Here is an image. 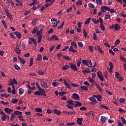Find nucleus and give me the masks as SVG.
<instances>
[{
	"label": "nucleus",
	"instance_id": "f257e3e1",
	"mask_svg": "<svg viewBox=\"0 0 126 126\" xmlns=\"http://www.w3.org/2000/svg\"><path fill=\"white\" fill-rule=\"evenodd\" d=\"M34 95H37V96H47L46 94V92L44 91V89H42V90H39V91H36L34 93Z\"/></svg>",
	"mask_w": 126,
	"mask_h": 126
},
{
	"label": "nucleus",
	"instance_id": "f03ea898",
	"mask_svg": "<svg viewBox=\"0 0 126 126\" xmlns=\"http://www.w3.org/2000/svg\"><path fill=\"white\" fill-rule=\"evenodd\" d=\"M82 63L84 65H87L88 67H91V66H92V62H91V60H83L82 61Z\"/></svg>",
	"mask_w": 126,
	"mask_h": 126
},
{
	"label": "nucleus",
	"instance_id": "7ed1b4c3",
	"mask_svg": "<svg viewBox=\"0 0 126 126\" xmlns=\"http://www.w3.org/2000/svg\"><path fill=\"white\" fill-rule=\"evenodd\" d=\"M109 28L111 29H115V31H119V30H120V29H121V26H120V24H119L110 26Z\"/></svg>",
	"mask_w": 126,
	"mask_h": 126
},
{
	"label": "nucleus",
	"instance_id": "20e7f679",
	"mask_svg": "<svg viewBox=\"0 0 126 126\" xmlns=\"http://www.w3.org/2000/svg\"><path fill=\"white\" fill-rule=\"evenodd\" d=\"M78 27H75V29H77V32H81V27H82V23L81 22H78L77 24Z\"/></svg>",
	"mask_w": 126,
	"mask_h": 126
},
{
	"label": "nucleus",
	"instance_id": "39448f33",
	"mask_svg": "<svg viewBox=\"0 0 126 126\" xmlns=\"http://www.w3.org/2000/svg\"><path fill=\"white\" fill-rule=\"evenodd\" d=\"M40 83L41 84V86L44 87V88H49V85L47 84V82L44 81V80H42L40 81Z\"/></svg>",
	"mask_w": 126,
	"mask_h": 126
},
{
	"label": "nucleus",
	"instance_id": "423d86ee",
	"mask_svg": "<svg viewBox=\"0 0 126 126\" xmlns=\"http://www.w3.org/2000/svg\"><path fill=\"white\" fill-rule=\"evenodd\" d=\"M70 67H71L72 70H74V71H77L78 69H77V67L76 66V64L74 63H70Z\"/></svg>",
	"mask_w": 126,
	"mask_h": 126
},
{
	"label": "nucleus",
	"instance_id": "0eeeda50",
	"mask_svg": "<svg viewBox=\"0 0 126 126\" xmlns=\"http://www.w3.org/2000/svg\"><path fill=\"white\" fill-rule=\"evenodd\" d=\"M14 50L17 55H18V56H20L21 55V49L18 48V46H16V48L14 49Z\"/></svg>",
	"mask_w": 126,
	"mask_h": 126
},
{
	"label": "nucleus",
	"instance_id": "6e6552de",
	"mask_svg": "<svg viewBox=\"0 0 126 126\" xmlns=\"http://www.w3.org/2000/svg\"><path fill=\"white\" fill-rule=\"evenodd\" d=\"M102 74V72L98 71L97 72V75L98 77V78L100 79V80H101V81H104V77H103Z\"/></svg>",
	"mask_w": 126,
	"mask_h": 126
},
{
	"label": "nucleus",
	"instance_id": "1a4fd4ad",
	"mask_svg": "<svg viewBox=\"0 0 126 126\" xmlns=\"http://www.w3.org/2000/svg\"><path fill=\"white\" fill-rule=\"evenodd\" d=\"M55 39V41H59V37L56 35H52L49 39V41H53Z\"/></svg>",
	"mask_w": 126,
	"mask_h": 126
},
{
	"label": "nucleus",
	"instance_id": "9d476101",
	"mask_svg": "<svg viewBox=\"0 0 126 126\" xmlns=\"http://www.w3.org/2000/svg\"><path fill=\"white\" fill-rule=\"evenodd\" d=\"M72 98L75 100H79L80 97L79 95L76 93H74L72 94Z\"/></svg>",
	"mask_w": 126,
	"mask_h": 126
},
{
	"label": "nucleus",
	"instance_id": "9b49d317",
	"mask_svg": "<svg viewBox=\"0 0 126 126\" xmlns=\"http://www.w3.org/2000/svg\"><path fill=\"white\" fill-rule=\"evenodd\" d=\"M83 121V119L80 118H78L77 119V124L79 126H82V122Z\"/></svg>",
	"mask_w": 126,
	"mask_h": 126
},
{
	"label": "nucleus",
	"instance_id": "f8f14e48",
	"mask_svg": "<svg viewBox=\"0 0 126 126\" xmlns=\"http://www.w3.org/2000/svg\"><path fill=\"white\" fill-rule=\"evenodd\" d=\"M4 111L6 114H9V115H10V114L12 113V109H9L8 108H5Z\"/></svg>",
	"mask_w": 126,
	"mask_h": 126
},
{
	"label": "nucleus",
	"instance_id": "ddd939ff",
	"mask_svg": "<svg viewBox=\"0 0 126 126\" xmlns=\"http://www.w3.org/2000/svg\"><path fill=\"white\" fill-rule=\"evenodd\" d=\"M94 96L96 98L97 101H99V102H101V101H102V96H101L100 94H98L96 95H94Z\"/></svg>",
	"mask_w": 126,
	"mask_h": 126
},
{
	"label": "nucleus",
	"instance_id": "4468645a",
	"mask_svg": "<svg viewBox=\"0 0 126 126\" xmlns=\"http://www.w3.org/2000/svg\"><path fill=\"white\" fill-rule=\"evenodd\" d=\"M17 84V81H16V79H15V78H13V81H10V83L9 84V86L13 85V84Z\"/></svg>",
	"mask_w": 126,
	"mask_h": 126
},
{
	"label": "nucleus",
	"instance_id": "2eb2a0df",
	"mask_svg": "<svg viewBox=\"0 0 126 126\" xmlns=\"http://www.w3.org/2000/svg\"><path fill=\"white\" fill-rule=\"evenodd\" d=\"M55 1H56V0H52V1H50V3H47L46 4H45V7H49V6H51V5H52V4H53V3H54V2H55Z\"/></svg>",
	"mask_w": 126,
	"mask_h": 126
},
{
	"label": "nucleus",
	"instance_id": "dca6fc26",
	"mask_svg": "<svg viewBox=\"0 0 126 126\" xmlns=\"http://www.w3.org/2000/svg\"><path fill=\"white\" fill-rule=\"evenodd\" d=\"M44 29V26L43 25H40L38 26V31L37 32H42Z\"/></svg>",
	"mask_w": 126,
	"mask_h": 126
},
{
	"label": "nucleus",
	"instance_id": "f3484780",
	"mask_svg": "<svg viewBox=\"0 0 126 126\" xmlns=\"http://www.w3.org/2000/svg\"><path fill=\"white\" fill-rule=\"evenodd\" d=\"M63 83L65 86H66V88H68V89H70V86L69 85V84H68V83H67L65 80H64Z\"/></svg>",
	"mask_w": 126,
	"mask_h": 126
},
{
	"label": "nucleus",
	"instance_id": "a211bd4d",
	"mask_svg": "<svg viewBox=\"0 0 126 126\" xmlns=\"http://www.w3.org/2000/svg\"><path fill=\"white\" fill-rule=\"evenodd\" d=\"M107 117H104V116H101V119L100 121L102 122V124H105L106 123V121L107 120Z\"/></svg>",
	"mask_w": 126,
	"mask_h": 126
},
{
	"label": "nucleus",
	"instance_id": "6ab92c4d",
	"mask_svg": "<svg viewBox=\"0 0 126 126\" xmlns=\"http://www.w3.org/2000/svg\"><path fill=\"white\" fill-rule=\"evenodd\" d=\"M89 99L92 101V102H95V103H98V101H96V98L94 96L90 97Z\"/></svg>",
	"mask_w": 126,
	"mask_h": 126
},
{
	"label": "nucleus",
	"instance_id": "aec40b11",
	"mask_svg": "<svg viewBox=\"0 0 126 126\" xmlns=\"http://www.w3.org/2000/svg\"><path fill=\"white\" fill-rule=\"evenodd\" d=\"M54 114H55L56 115H61V114H62V112H61V110L58 109H55L54 110Z\"/></svg>",
	"mask_w": 126,
	"mask_h": 126
},
{
	"label": "nucleus",
	"instance_id": "412c9836",
	"mask_svg": "<svg viewBox=\"0 0 126 126\" xmlns=\"http://www.w3.org/2000/svg\"><path fill=\"white\" fill-rule=\"evenodd\" d=\"M14 34L16 35V37L17 38H18L19 39H20L21 38V33L19 32H15Z\"/></svg>",
	"mask_w": 126,
	"mask_h": 126
},
{
	"label": "nucleus",
	"instance_id": "4be33fe9",
	"mask_svg": "<svg viewBox=\"0 0 126 126\" xmlns=\"http://www.w3.org/2000/svg\"><path fill=\"white\" fill-rule=\"evenodd\" d=\"M18 60L20 62V63H23V64H25V63H26V62L23 60V59H22L21 57H18Z\"/></svg>",
	"mask_w": 126,
	"mask_h": 126
},
{
	"label": "nucleus",
	"instance_id": "5701e85b",
	"mask_svg": "<svg viewBox=\"0 0 126 126\" xmlns=\"http://www.w3.org/2000/svg\"><path fill=\"white\" fill-rule=\"evenodd\" d=\"M68 50L69 52H72V53H77V51L73 49V47L72 46H70Z\"/></svg>",
	"mask_w": 126,
	"mask_h": 126
},
{
	"label": "nucleus",
	"instance_id": "b1692460",
	"mask_svg": "<svg viewBox=\"0 0 126 126\" xmlns=\"http://www.w3.org/2000/svg\"><path fill=\"white\" fill-rule=\"evenodd\" d=\"M99 108H102L103 109H105V110H109V107L106 105H104V104L100 105Z\"/></svg>",
	"mask_w": 126,
	"mask_h": 126
},
{
	"label": "nucleus",
	"instance_id": "393cba45",
	"mask_svg": "<svg viewBox=\"0 0 126 126\" xmlns=\"http://www.w3.org/2000/svg\"><path fill=\"white\" fill-rule=\"evenodd\" d=\"M101 11L102 12H106V6H102L100 8Z\"/></svg>",
	"mask_w": 126,
	"mask_h": 126
},
{
	"label": "nucleus",
	"instance_id": "a878e982",
	"mask_svg": "<svg viewBox=\"0 0 126 126\" xmlns=\"http://www.w3.org/2000/svg\"><path fill=\"white\" fill-rule=\"evenodd\" d=\"M70 85H71V86H72V87H79V85L77 84H75L72 82L70 83Z\"/></svg>",
	"mask_w": 126,
	"mask_h": 126
},
{
	"label": "nucleus",
	"instance_id": "bb28decb",
	"mask_svg": "<svg viewBox=\"0 0 126 126\" xmlns=\"http://www.w3.org/2000/svg\"><path fill=\"white\" fill-rule=\"evenodd\" d=\"M60 85V84L58 82H54L52 83V86H54V87H58Z\"/></svg>",
	"mask_w": 126,
	"mask_h": 126
},
{
	"label": "nucleus",
	"instance_id": "cd10ccee",
	"mask_svg": "<svg viewBox=\"0 0 126 126\" xmlns=\"http://www.w3.org/2000/svg\"><path fill=\"white\" fill-rule=\"evenodd\" d=\"M97 49L98 52H99L100 54H104V51H103V50H102L101 49V48L99 47V45H97Z\"/></svg>",
	"mask_w": 126,
	"mask_h": 126
},
{
	"label": "nucleus",
	"instance_id": "c85d7f7f",
	"mask_svg": "<svg viewBox=\"0 0 126 126\" xmlns=\"http://www.w3.org/2000/svg\"><path fill=\"white\" fill-rule=\"evenodd\" d=\"M109 65L110 66V70H111V72H113V68L114 67V65H113V63L112 62L109 63Z\"/></svg>",
	"mask_w": 126,
	"mask_h": 126
},
{
	"label": "nucleus",
	"instance_id": "c756f323",
	"mask_svg": "<svg viewBox=\"0 0 126 126\" xmlns=\"http://www.w3.org/2000/svg\"><path fill=\"white\" fill-rule=\"evenodd\" d=\"M82 72L84 73V74L86 75V73H91V71L89 69L88 70H82Z\"/></svg>",
	"mask_w": 126,
	"mask_h": 126
},
{
	"label": "nucleus",
	"instance_id": "7c9ffc66",
	"mask_svg": "<svg viewBox=\"0 0 126 126\" xmlns=\"http://www.w3.org/2000/svg\"><path fill=\"white\" fill-rule=\"evenodd\" d=\"M35 112L36 113H42V112H43V109L40 108H36Z\"/></svg>",
	"mask_w": 126,
	"mask_h": 126
},
{
	"label": "nucleus",
	"instance_id": "2f4dec72",
	"mask_svg": "<svg viewBox=\"0 0 126 126\" xmlns=\"http://www.w3.org/2000/svg\"><path fill=\"white\" fill-rule=\"evenodd\" d=\"M24 93V90H23L22 88H20L19 89V95H22Z\"/></svg>",
	"mask_w": 126,
	"mask_h": 126
},
{
	"label": "nucleus",
	"instance_id": "473e14b6",
	"mask_svg": "<svg viewBox=\"0 0 126 126\" xmlns=\"http://www.w3.org/2000/svg\"><path fill=\"white\" fill-rule=\"evenodd\" d=\"M93 39L95 41H97L98 40V37H97V34H96L95 32H94L93 33Z\"/></svg>",
	"mask_w": 126,
	"mask_h": 126
},
{
	"label": "nucleus",
	"instance_id": "72a5a7b5",
	"mask_svg": "<svg viewBox=\"0 0 126 126\" xmlns=\"http://www.w3.org/2000/svg\"><path fill=\"white\" fill-rule=\"evenodd\" d=\"M80 89H81V90H85V91H87V90H88V87L83 86L80 87Z\"/></svg>",
	"mask_w": 126,
	"mask_h": 126
},
{
	"label": "nucleus",
	"instance_id": "f704fd0d",
	"mask_svg": "<svg viewBox=\"0 0 126 126\" xmlns=\"http://www.w3.org/2000/svg\"><path fill=\"white\" fill-rule=\"evenodd\" d=\"M17 118H19L20 121H21V122H25V120H24L23 119V116H21V115H18L17 116Z\"/></svg>",
	"mask_w": 126,
	"mask_h": 126
},
{
	"label": "nucleus",
	"instance_id": "c9c22d12",
	"mask_svg": "<svg viewBox=\"0 0 126 126\" xmlns=\"http://www.w3.org/2000/svg\"><path fill=\"white\" fill-rule=\"evenodd\" d=\"M92 21L94 24H97V23H99V20H96V19H92Z\"/></svg>",
	"mask_w": 126,
	"mask_h": 126
},
{
	"label": "nucleus",
	"instance_id": "e433bc0d",
	"mask_svg": "<svg viewBox=\"0 0 126 126\" xmlns=\"http://www.w3.org/2000/svg\"><path fill=\"white\" fill-rule=\"evenodd\" d=\"M71 46H73V47H74L75 49H77V45L76 44V43H75V41H72L71 43Z\"/></svg>",
	"mask_w": 126,
	"mask_h": 126
},
{
	"label": "nucleus",
	"instance_id": "4c0bfd02",
	"mask_svg": "<svg viewBox=\"0 0 126 126\" xmlns=\"http://www.w3.org/2000/svg\"><path fill=\"white\" fill-rule=\"evenodd\" d=\"M74 102L77 104V107H81L82 106V103L79 101H74Z\"/></svg>",
	"mask_w": 126,
	"mask_h": 126
},
{
	"label": "nucleus",
	"instance_id": "58836bf2",
	"mask_svg": "<svg viewBox=\"0 0 126 126\" xmlns=\"http://www.w3.org/2000/svg\"><path fill=\"white\" fill-rule=\"evenodd\" d=\"M41 60H42V56L41 55V54H38L37 56V59H36V61H41Z\"/></svg>",
	"mask_w": 126,
	"mask_h": 126
},
{
	"label": "nucleus",
	"instance_id": "ea45409f",
	"mask_svg": "<svg viewBox=\"0 0 126 126\" xmlns=\"http://www.w3.org/2000/svg\"><path fill=\"white\" fill-rule=\"evenodd\" d=\"M33 40H34V37L30 38L29 39L28 44H29V45H31V44H32V42H33Z\"/></svg>",
	"mask_w": 126,
	"mask_h": 126
},
{
	"label": "nucleus",
	"instance_id": "a19ab883",
	"mask_svg": "<svg viewBox=\"0 0 126 126\" xmlns=\"http://www.w3.org/2000/svg\"><path fill=\"white\" fill-rule=\"evenodd\" d=\"M76 4L77 5H82V0H78V1L76 3Z\"/></svg>",
	"mask_w": 126,
	"mask_h": 126
},
{
	"label": "nucleus",
	"instance_id": "79ce46f5",
	"mask_svg": "<svg viewBox=\"0 0 126 126\" xmlns=\"http://www.w3.org/2000/svg\"><path fill=\"white\" fill-rule=\"evenodd\" d=\"M70 66L68 65H65V66H63V70H66L67 69L69 68Z\"/></svg>",
	"mask_w": 126,
	"mask_h": 126
},
{
	"label": "nucleus",
	"instance_id": "37998d69",
	"mask_svg": "<svg viewBox=\"0 0 126 126\" xmlns=\"http://www.w3.org/2000/svg\"><path fill=\"white\" fill-rule=\"evenodd\" d=\"M88 6L90 8H95V5H94V4H92V3H89Z\"/></svg>",
	"mask_w": 126,
	"mask_h": 126
},
{
	"label": "nucleus",
	"instance_id": "c03bdc74",
	"mask_svg": "<svg viewBox=\"0 0 126 126\" xmlns=\"http://www.w3.org/2000/svg\"><path fill=\"white\" fill-rule=\"evenodd\" d=\"M14 118H15V115H14V113H12L10 117V121L12 122L14 120Z\"/></svg>",
	"mask_w": 126,
	"mask_h": 126
},
{
	"label": "nucleus",
	"instance_id": "a18cd8bd",
	"mask_svg": "<svg viewBox=\"0 0 126 126\" xmlns=\"http://www.w3.org/2000/svg\"><path fill=\"white\" fill-rule=\"evenodd\" d=\"M64 25V22H63L61 24L60 26H58V29H62Z\"/></svg>",
	"mask_w": 126,
	"mask_h": 126
},
{
	"label": "nucleus",
	"instance_id": "49530a36",
	"mask_svg": "<svg viewBox=\"0 0 126 126\" xmlns=\"http://www.w3.org/2000/svg\"><path fill=\"white\" fill-rule=\"evenodd\" d=\"M17 102H18V99H17L14 98L11 100V103L13 104H15V103H17Z\"/></svg>",
	"mask_w": 126,
	"mask_h": 126
},
{
	"label": "nucleus",
	"instance_id": "de8ad7c7",
	"mask_svg": "<svg viewBox=\"0 0 126 126\" xmlns=\"http://www.w3.org/2000/svg\"><path fill=\"white\" fill-rule=\"evenodd\" d=\"M37 19H34L32 20V24L33 25H36V24L37 23Z\"/></svg>",
	"mask_w": 126,
	"mask_h": 126
},
{
	"label": "nucleus",
	"instance_id": "09e8293b",
	"mask_svg": "<svg viewBox=\"0 0 126 126\" xmlns=\"http://www.w3.org/2000/svg\"><path fill=\"white\" fill-rule=\"evenodd\" d=\"M119 101L120 103H125V102H126V99L125 98H120L119 99Z\"/></svg>",
	"mask_w": 126,
	"mask_h": 126
},
{
	"label": "nucleus",
	"instance_id": "8fccbe9b",
	"mask_svg": "<svg viewBox=\"0 0 126 126\" xmlns=\"http://www.w3.org/2000/svg\"><path fill=\"white\" fill-rule=\"evenodd\" d=\"M120 60L124 62V63H126V59L123 56L120 57Z\"/></svg>",
	"mask_w": 126,
	"mask_h": 126
},
{
	"label": "nucleus",
	"instance_id": "3c124183",
	"mask_svg": "<svg viewBox=\"0 0 126 126\" xmlns=\"http://www.w3.org/2000/svg\"><path fill=\"white\" fill-rule=\"evenodd\" d=\"M66 92H60L59 93V96H63V95L66 94Z\"/></svg>",
	"mask_w": 126,
	"mask_h": 126
},
{
	"label": "nucleus",
	"instance_id": "603ef678",
	"mask_svg": "<svg viewBox=\"0 0 126 126\" xmlns=\"http://www.w3.org/2000/svg\"><path fill=\"white\" fill-rule=\"evenodd\" d=\"M2 116L1 117V120L3 122H4V121H5V120H6V116L4 115H2Z\"/></svg>",
	"mask_w": 126,
	"mask_h": 126
},
{
	"label": "nucleus",
	"instance_id": "864d4df0",
	"mask_svg": "<svg viewBox=\"0 0 126 126\" xmlns=\"http://www.w3.org/2000/svg\"><path fill=\"white\" fill-rule=\"evenodd\" d=\"M33 64V58H31L30 60V65L29 66H32Z\"/></svg>",
	"mask_w": 126,
	"mask_h": 126
},
{
	"label": "nucleus",
	"instance_id": "5fc2aeb1",
	"mask_svg": "<svg viewBox=\"0 0 126 126\" xmlns=\"http://www.w3.org/2000/svg\"><path fill=\"white\" fill-rule=\"evenodd\" d=\"M6 15H7V17H8L9 19H10V20L12 19V18H13L12 15H11V14H10L9 13H8V14H7Z\"/></svg>",
	"mask_w": 126,
	"mask_h": 126
},
{
	"label": "nucleus",
	"instance_id": "6e6d98bb",
	"mask_svg": "<svg viewBox=\"0 0 126 126\" xmlns=\"http://www.w3.org/2000/svg\"><path fill=\"white\" fill-rule=\"evenodd\" d=\"M115 77L116 78H119L120 77V72H115Z\"/></svg>",
	"mask_w": 126,
	"mask_h": 126
},
{
	"label": "nucleus",
	"instance_id": "4d7b16f0",
	"mask_svg": "<svg viewBox=\"0 0 126 126\" xmlns=\"http://www.w3.org/2000/svg\"><path fill=\"white\" fill-rule=\"evenodd\" d=\"M90 19H91V18H88L87 20H86L85 22V24L87 25V24H89V22L90 21Z\"/></svg>",
	"mask_w": 126,
	"mask_h": 126
},
{
	"label": "nucleus",
	"instance_id": "13d9d810",
	"mask_svg": "<svg viewBox=\"0 0 126 126\" xmlns=\"http://www.w3.org/2000/svg\"><path fill=\"white\" fill-rule=\"evenodd\" d=\"M89 49L90 52H93V50H94V47H93V46H89Z\"/></svg>",
	"mask_w": 126,
	"mask_h": 126
},
{
	"label": "nucleus",
	"instance_id": "bf43d9fd",
	"mask_svg": "<svg viewBox=\"0 0 126 126\" xmlns=\"http://www.w3.org/2000/svg\"><path fill=\"white\" fill-rule=\"evenodd\" d=\"M36 34L38 37H41L42 38V32H36Z\"/></svg>",
	"mask_w": 126,
	"mask_h": 126
},
{
	"label": "nucleus",
	"instance_id": "052dcab7",
	"mask_svg": "<svg viewBox=\"0 0 126 126\" xmlns=\"http://www.w3.org/2000/svg\"><path fill=\"white\" fill-rule=\"evenodd\" d=\"M32 43H33L34 46H36L37 45V40L36 39H35L34 38H33Z\"/></svg>",
	"mask_w": 126,
	"mask_h": 126
},
{
	"label": "nucleus",
	"instance_id": "680f3d73",
	"mask_svg": "<svg viewBox=\"0 0 126 126\" xmlns=\"http://www.w3.org/2000/svg\"><path fill=\"white\" fill-rule=\"evenodd\" d=\"M78 46L79 47V48H82L83 47V44L81 42H78Z\"/></svg>",
	"mask_w": 126,
	"mask_h": 126
},
{
	"label": "nucleus",
	"instance_id": "e2e57ef3",
	"mask_svg": "<svg viewBox=\"0 0 126 126\" xmlns=\"http://www.w3.org/2000/svg\"><path fill=\"white\" fill-rule=\"evenodd\" d=\"M110 18V15L106 14L105 15L104 19L105 20H108Z\"/></svg>",
	"mask_w": 126,
	"mask_h": 126
},
{
	"label": "nucleus",
	"instance_id": "0e129e2a",
	"mask_svg": "<svg viewBox=\"0 0 126 126\" xmlns=\"http://www.w3.org/2000/svg\"><path fill=\"white\" fill-rule=\"evenodd\" d=\"M66 107L68 109H71V110H73V107L70 106V104H67Z\"/></svg>",
	"mask_w": 126,
	"mask_h": 126
},
{
	"label": "nucleus",
	"instance_id": "69168bd1",
	"mask_svg": "<svg viewBox=\"0 0 126 126\" xmlns=\"http://www.w3.org/2000/svg\"><path fill=\"white\" fill-rule=\"evenodd\" d=\"M14 68L16 69V70H19V69H20V67H19L17 64H15L14 65Z\"/></svg>",
	"mask_w": 126,
	"mask_h": 126
},
{
	"label": "nucleus",
	"instance_id": "338daca9",
	"mask_svg": "<svg viewBox=\"0 0 126 126\" xmlns=\"http://www.w3.org/2000/svg\"><path fill=\"white\" fill-rule=\"evenodd\" d=\"M97 4H102V0H96Z\"/></svg>",
	"mask_w": 126,
	"mask_h": 126
},
{
	"label": "nucleus",
	"instance_id": "774afa93",
	"mask_svg": "<svg viewBox=\"0 0 126 126\" xmlns=\"http://www.w3.org/2000/svg\"><path fill=\"white\" fill-rule=\"evenodd\" d=\"M122 121V122L124 124H126V119H125V118L124 117H121V118Z\"/></svg>",
	"mask_w": 126,
	"mask_h": 126
}]
</instances>
